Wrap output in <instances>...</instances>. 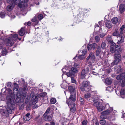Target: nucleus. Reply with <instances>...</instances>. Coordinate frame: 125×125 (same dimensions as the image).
<instances>
[{
	"label": "nucleus",
	"instance_id": "nucleus-1",
	"mask_svg": "<svg viewBox=\"0 0 125 125\" xmlns=\"http://www.w3.org/2000/svg\"><path fill=\"white\" fill-rule=\"evenodd\" d=\"M95 26L94 32H96L97 34H99L100 37H104L106 35V33L104 32L105 31L104 29L102 30L101 28L97 24H95Z\"/></svg>",
	"mask_w": 125,
	"mask_h": 125
},
{
	"label": "nucleus",
	"instance_id": "nucleus-2",
	"mask_svg": "<svg viewBox=\"0 0 125 125\" xmlns=\"http://www.w3.org/2000/svg\"><path fill=\"white\" fill-rule=\"evenodd\" d=\"M9 98L8 97H7L8 101H6V102L7 105L6 110L7 112L11 114L12 113V110L13 109V106L14 104V101L12 100L11 101H10V100H9Z\"/></svg>",
	"mask_w": 125,
	"mask_h": 125
},
{
	"label": "nucleus",
	"instance_id": "nucleus-3",
	"mask_svg": "<svg viewBox=\"0 0 125 125\" xmlns=\"http://www.w3.org/2000/svg\"><path fill=\"white\" fill-rule=\"evenodd\" d=\"M88 82L86 81L83 82L81 84L80 87L81 90L82 91H85L86 92H89L91 90V88L88 85Z\"/></svg>",
	"mask_w": 125,
	"mask_h": 125
},
{
	"label": "nucleus",
	"instance_id": "nucleus-4",
	"mask_svg": "<svg viewBox=\"0 0 125 125\" xmlns=\"http://www.w3.org/2000/svg\"><path fill=\"white\" fill-rule=\"evenodd\" d=\"M4 89H5V90H7L9 93V94L7 97L6 101H8V100L7 99L8 97L9 98V100H10V101H11L12 100L14 101V94L12 93V91L9 88H8L7 90L6 89H5V88L3 89L2 90V91Z\"/></svg>",
	"mask_w": 125,
	"mask_h": 125
},
{
	"label": "nucleus",
	"instance_id": "nucleus-5",
	"mask_svg": "<svg viewBox=\"0 0 125 125\" xmlns=\"http://www.w3.org/2000/svg\"><path fill=\"white\" fill-rule=\"evenodd\" d=\"M89 72V70L88 66L85 65L84 69L82 71L81 73V78L83 79L85 78L86 76L85 74L88 73Z\"/></svg>",
	"mask_w": 125,
	"mask_h": 125
},
{
	"label": "nucleus",
	"instance_id": "nucleus-6",
	"mask_svg": "<svg viewBox=\"0 0 125 125\" xmlns=\"http://www.w3.org/2000/svg\"><path fill=\"white\" fill-rule=\"evenodd\" d=\"M67 104L70 108V111L73 113H74L76 109L75 106V104L70 103V101H69V102H68Z\"/></svg>",
	"mask_w": 125,
	"mask_h": 125
},
{
	"label": "nucleus",
	"instance_id": "nucleus-7",
	"mask_svg": "<svg viewBox=\"0 0 125 125\" xmlns=\"http://www.w3.org/2000/svg\"><path fill=\"white\" fill-rule=\"evenodd\" d=\"M12 1L14 5L20 3L22 5H24V3L27 2L28 0H13Z\"/></svg>",
	"mask_w": 125,
	"mask_h": 125
},
{
	"label": "nucleus",
	"instance_id": "nucleus-8",
	"mask_svg": "<svg viewBox=\"0 0 125 125\" xmlns=\"http://www.w3.org/2000/svg\"><path fill=\"white\" fill-rule=\"evenodd\" d=\"M14 42L12 40L11 38H9L7 39L5 41V43L6 45L8 46H11L13 44Z\"/></svg>",
	"mask_w": 125,
	"mask_h": 125
},
{
	"label": "nucleus",
	"instance_id": "nucleus-9",
	"mask_svg": "<svg viewBox=\"0 0 125 125\" xmlns=\"http://www.w3.org/2000/svg\"><path fill=\"white\" fill-rule=\"evenodd\" d=\"M121 55L119 54H115L114 55L115 60L114 62H120L121 59Z\"/></svg>",
	"mask_w": 125,
	"mask_h": 125
},
{
	"label": "nucleus",
	"instance_id": "nucleus-10",
	"mask_svg": "<svg viewBox=\"0 0 125 125\" xmlns=\"http://www.w3.org/2000/svg\"><path fill=\"white\" fill-rule=\"evenodd\" d=\"M111 113V111L109 110H108V109L104 111L101 112V115L100 116V118H104V116L108 115Z\"/></svg>",
	"mask_w": 125,
	"mask_h": 125
},
{
	"label": "nucleus",
	"instance_id": "nucleus-11",
	"mask_svg": "<svg viewBox=\"0 0 125 125\" xmlns=\"http://www.w3.org/2000/svg\"><path fill=\"white\" fill-rule=\"evenodd\" d=\"M85 58L84 56L82 55H80L77 57V56H75L73 59V60H75L74 61L75 62H77L78 61V60L79 59L80 60H83Z\"/></svg>",
	"mask_w": 125,
	"mask_h": 125
},
{
	"label": "nucleus",
	"instance_id": "nucleus-12",
	"mask_svg": "<svg viewBox=\"0 0 125 125\" xmlns=\"http://www.w3.org/2000/svg\"><path fill=\"white\" fill-rule=\"evenodd\" d=\"M97 44L95 43H93L92 44H89L87 46V48L89 51L91 50L92 48L94 50L95 48L96 47Z\"/></svg>",
	"mask_w": 125,
	"mask_h": 125
},
{
	"label": "nucleus",
	"instance_id": "nucleus-13",
	"mask_svg": "<svg viewBox=\"0 0 125 125\" xmlns=\"http://www.w3.org/2000/svg\"><path fill=\"white\" fill-rule=\"evenodd\" d=\"M67 75L68 77H70L71 78H73L75 76L74 73L72 71L70 70L68 72H65Z\"/></svg>",
	"mask_w": 125,
	"mask_h": 125
},
{
	"label": "nucleus",
	"instance_id": "nucleus-14",
	"mask_svg": "<svg viewBox=\"0 0 125 125\" xmlns=\"http://www.w3.org/2000/svg\"><path fill=\"white\" fill-rule=\"evenodd\" d=\"M72 94H71L70 96L69 97V99L70 101H72L74 102L76 100L75 96L76 94L75 93H72Z\"/></svg>",
	"mask_w": 125,
	"mask_h": 125
},
{
	"label": "nucleus",
	"instance_id": "nucleus-15",
	"mask_svg": "<svg viewBox=\"0 0 125 125\" xmlns=\"http://www.w3.org/2000/svg\"><path fill=\"white\" fill-rule=\"evenodd\" d=\"M119 10L121 13L123 12L125 10V5L124 4L120 5L119 6Z\"/></svg>",
	"mask_w": 125,
	"mask_h": 125
},
{
	"label": "nucleus",
	"instance_id": "nucleus-16",
	"mask_svg": "<svg viewBox=\"0 0 125 125\" xmlns=\"http://www.w3.org/2000/svg\"><path fill=\"white\" fill-rule=\"evenodd\" d=\"M125 77V74L122 73L121 74L118 75L116 77V79L117 80H122Z\"/></svg>",
	"mask_w": 125,
	"mask_h": 125
},
{
	"label": "nucleus",
	"instance_id": "nucleus-17",
	"mask_svg": "<svg viewBox=\"0 0 125 125\" xmlns=\"http://www.w3.org/2000/svg\"><path fill=\"white\" fill-rule=\"evenodd\" d=\"M68 89L69 91L72 93H75V88L73 87L72 86H69L68 87Z\"/></svg>",
	"mask_w": 125,
	"mask_h": 125
},
{
	"label": "nucleus",
	"instance_id": "nucleus-18",
	"mask_svg": "<svg viewBox=\"0 0 125 125\" xmlns=\"http://www.w3.org/2000/svg\"><path fill=\"white\" fill-rule=\"evenodd\" d=\"M106 26L108 28L112 27V24L110 21H107L105 23Z\"/></svg>",
	"mask_w": 125,
	"mask_h": 125
},
{
	"label": "nucleus",
	"instance_id": "nucleus-19",
	"mask_svg": "<svg viewBox=\"0 0 125 125\" xmlns=\"http://www.w3.org/2000/svg\"><path fill=\"white\" fill-rule=\"evenodd\" d=\"M0 53L3 55H6L7 53V51L6 48L4 47L2 49V50L0 51Z\"/></svg>",
	"mask_w": 125,
	"mask_h": 125
},
{
	"label": "nucleus",
	"instance_id": "nucleus-20",
	"mask_svg": "<svg viewBox=\"0 0 125 125\" xmlns=\"http://www.w3.org/2000/svg\"><path fill=\"white\" fill-rule=\"evenodd\" d=\"M93 124V125H99V124L98 121L97 119L95 118H94L92 120Z\"/></svg>",
	"mask_w": 125,
	"mask_h": 125
},
{
	"label": "nucleus",
	"instance_id": "nucleus-21",
	"mask_svg": "<svg viewBox=\"0 0 125 125\" xmlns=\"http://www.w3.org/2000/svg\"><path fill=\"white\" fill-rule=\"evenodd\" d=\"M12 40H13V41L14 42V41L18 39L20 40H21V38H20L18 37V35L16 34H14L12 37L11 38Z\"/></svg>",
	"mask_w": 125,
	"mask_h": 125
},
{
	"label": "nucleus",
	"instance_id": "nucleus-22",
	"mask_svg": "<svg viewBox=\"0 0 125 125\" xmlns=\"http://www.w3.org/2000/svg\"><path fill=\"white\" fill-rule=\"evenodd\" d=\"M120 94L121 97L123 98H124L125 97V91L124 89H121L120 92Z\"/></svg>",
	"mask_w": 125,
	"mask_h": 125
},
{
	"label": "nucleus",
	"instance_id": "nucleus-23",
	"mask_svg": "<svg viewBox=\"0 0 125 125\" xmlns=\"http://www.w3.org/2000/svg\"><path fill=\"white\" fill-rule=\"evenodd\" d=\"M106 39L108 41L109 43L112 44L113 41L111 39V36L110 35H108L106 38Z\"/></svg>",
	"mask_w": 125,
	"mask_h": 125
},
{
	"label": "nucleus",
	"instance_id": "nucleus-24",
	"mask_svg": "<svg viewBox=\"0 0 125 125\" xmlns=\"http://www.w3.org/2000/svg\"><path fill=\"white\" fill-rule=\"evenodd\" d=\"M19 34L20 36L23 35L25 33L24 29V28H22L20 31L19 32Z\"/></svg>",
	"mask_w": 125,
	"mask_h": 125
},
{
	"label": "nucleus",
	"instance_id": "nucleus-25",
	"mask_svg": "<svg viewBox=\"0 0 125 125\" xmlns=\"http://www.w3.org/2000/svg\"><path fill=\"white\" fill-rule=\"evenodd\" d=\"M124 42V38L121 37L119 38V39H118V42L117 43L119 44H121V43Z\"/></svg>",
	"mask_w": 125,
	"mask_h": 125
},
{
	"label": "nucleus",
	"instance_id": "nucleus-26",
	"mask_svg": "<svg viewBox=\"0 0 125 125\" xmlns=\"http://www.w3.org/2000/svg\"><path fill=\"white\" fill-rule=\"evenodd\" d=\"M30 114V113H29L27 114L26 115L23 117L25 121H29L30 119L29 117Z\"/></svg>",
	"mask_w": 125,
	"mask_h": 125
},
{
	"label": "nucleus",
	"instance_id": "nucleus-27",
	"mask_svg": "<svg viewBox=\"0 0 125 125\" xmlns=\"http://www.w3.org/2000/svg\"><path fill=\"white\" fill-rule=\"evenodd\" d=\"M112 82V79L109 78H106L105 80L106 83L108 84H110Z\"/></svg>",
	"mask_w": 125,
	"mask_h": 125
},
{
	"label": "nucleus",
	"instance_id": "nucleus-28",
	"mask_svg": "<svg viewBox=\"0 0 125 125\" xmlns=\"http://www.w3.org/2000/svg\"><path fill=\"white\" fill-rule=\"evenodd\" d=\"M97 109L99 112H101L103 110L105 109V107L103 106H97Z\"/></svg>",
	"mask_w": 125,
	"mask_h": 125
},
{
	"label": "nucleus",
	"instance_id": "nucleus-29",
	"mask_svg": "<svg viewBox=\"0 0 125 125\" xmlns=\"http://www.w3.org/2000/svg\"><path fill=\"white\" fill-rule=\"evenodd\" d=\"M125 28V25H122V27H121L120 28V33H119L120 36L122 35L123 32V30L124 29V28Z\"/></svg>",
	"mask_w": 125,
	"mask_h": 125
},
{
	"label": "nucleus",
	"instance_id": "nucleus-30",
	"mask_svg": "<svg viewBox=\"0 0 125 125\" xmlns=\"http://www.w3.org/2000/svg\"><path fill=\"white\" fill-rule=\"evenodd\" d=\"M112 21L114 24H116L118 22V19L117 17H114L112 19Z\"/></svg>",
	"mask_w": 125,
	"mask_h": 125
},
{
	"label": "nucleus",
	"instance_id": "nucleus-31",
	"mask_svg": "<svg viewBox=\"0 0 125 125\" xmlns=\"http://www.w3.org/2000/svg\"><path fill=\"white\" fill-rule=\"evenodd\" d=\"M89 55V57H90L91 60L93 61L94 60L95 58V57L92 52H90Z\"/></svg>",
	"mask_w": 125,
	"mask_h": 125
},
{
	"label": "nucleus",
	"instance_id": "nucleus-32",
	"mask_svg": "<svg viewBox=\"0 0 125 125\" xmlns=\"http://www.w3.org/2000/svg\"><path fill=\"white\" fill-rule=\"evenodd\" d=\"M113 35L114 36L118 37L120 36L119 31L118 30H116L113 33Z\"/></svg>",
	"mask_w": 125,
	"mask_h": 125
},
{
	"label": "nucleus",
	"instance_id": "nucleus-33",
	"mask_svg": "<svg viewBox=\"0 0 125 125\" xmlns=\"http://www.w3.org/2000/svg\"><path fill=\"white\" fill-rule=\"evenodd\" d=\"M101 48L99 47L97 49L96 52V55L97 56H98L101 53Z\"/></svg>",
	"mask_w": 125,
	"mask_h": 125
},
{
	"label": "nucleus",
	"instance_id": "nucleus-34",
	"mask_svg": "<svg viewBox=\"0 0 125 125\" xmlns=\"http://www.w3.org/2000/svg\"><path fill=\"white\" fill-rule=\"evenodd\" d=\"M110 49L111 52L112 53H115L116 52V51L115 50V47L111 46L110 47Z\"/></svg>",
	"mask_w": 125,
	"mask_h": 125
},
{
	"label": "nucleus",
	"instance_id": "nucleus-35",
	"mask_svg": "<svg viewBox=\"0 0 125 125\" xmlns=\"http://www.w3.org/2000/svg\"><path fill=\"white\" fill-rule=\"evenodd\" d=\"M44 119L46 121H50L52 119V117L50 116L47 115L45 117Z\"/></svg>",
	"mask_w": 125,
	"mask_h": 125
},
{
	"label": "nucleus",
	"instance_id": "nucleus-36",
	"mask_svg": "<svg viewBox=\"0 0 125 125\" xmlns=\"http://www.w3.org/2000/svg\"><path fill=\"white\" fill-rule=\"evenodd\" d=\"M13 7V6H12L11 5H10L7 7V10L8 11H10L12 9Z\"/></svg>",
	"mask_w": 125,
	"mask_h": 125
},
{
	"label": "nucleus",
	"instance_id": "nucleus-37",
	"mask_svg": "<svg viewBox=\"0 0 125 125\" xmlns=\"http://www.w3.org/2000/svg\"><path fill=\"white\" fill-rule=\"evenodd\" d=\"M70 70L72 71L73 72H74V74H75V73H77L78 71L77 69L73 67L71 68Z\"/></svg>",
	"mask_w": 125,
	"mask_h": 125
},
{
	"label": "nucleus",
	"instance_id": "nucleus-38",
	"mask_svg": "<svg viewBox=\"0 0 125 125\" xmlns=\"http://www.w3.org/2000/svg\"><path fill=\"white\" fill-rule=\"evenodd\" d=\"M106 44L105 42H103L101 44V46L102 49H105Z\"/></svg>",
	"mask_w": 125,
	"mask_h": 125
},
{
	"label": "nucleus",
	"instance_id": "nucleus-39",
	"mask_svg": "<svg viewBox=\"0 0 125 125\" xmlns=\"http://www.w3.org/2000/svg\"><path fill=\"white\" fill-rule=\"evenodd\" d=\"M91 96V94H85L84 97L85 99H87L90 98Z\"/></svg>",
	"mask_w": 125,
	"mask_h": 125
},
{
	"label": "nucleus",
	"instance_id": "nucleus-40",
	"mask_svg": "<svg viewBox=\"0 0 125 125\" xmlns=\"http://www.w3.org/2000/svg\"><path fill=\"white\" fill-rule=\"evenodd\" d=\"M101 120L100 122V123L101 124L104 125L105 123V120L104 119H102V118H100Z\"/></svg>",
	"mask_w": 125,
	"mask_h": 125
},
{
	"label": "nucleus",
	"instance_id": "nucleus-41",
	"mask_svg": "<svg viewBox=\"0 0 125 125\" xmlns=\"http://www.w3.org/2000/svg\"><path fill=\"white\" fill-rule=\"evenodd\" d=\"M50 101L51 104H54L56 103V100L55 98H53L51 99L50 100Z\"/></svg>",
	"mask_w": 125,
	"mask_h": 125
},
{
	"label": "nucleus",
	"instance_id": "nucleus-42",
	"mask_svg": "<svg viewBox=\"0 0 125 125\" xmlns=\"http://www.w3.org/2000/svg\"><path fill=\"white\" fill-rule=\"evenodd\" d=\"M47 94L45 92L42 93L39 95V96L42 97H44Z\"/></svg>",
	"mask_w": 125,
	"mask_h": 125
},
{
	"label": "nucleus",
	"instance_id": "nucleus-43",
	"mask_svg": "<svg viewBox=\"0 0 125 125\" xmlns=\"http://www.w3.org/2000/svg\"><path fill=\"white\" fill-rule=\"evenodd\" d=\"M95 39L96 42H98L100 40V38L99 36H96L95 37Z\"/></svg>",
	"mask_w": 125,
	"mask_h": 125
},
{
	"label": "nucleus",
	"instance_id": "nucleus-44",
	"mask_svg": "<svg viewBox=\"0 0 125 125\" xmlns=\"http://www.w3.org/2000/svg\"><path fill=\"white\" fill-rule=\"evenodd\" d=\"M87 52V50L86 49H85L83 50L82 53L83 55L84 56Z\"/></svg>",
	"mask_w": 125,
	"mask_h": 125
},
{
	"label": "nucleus",
	"instance_id": "nucleus-45",
	"mask_svg": "<svg viewBox=\"0 0 125 125\" xmlns=\"http://www.w3.org/2000/svg\"><path fill=\"white\" fill-rule=\"evenodd\" d=\"M43 18V16L42 14H39L38 16V18L39 20H41Z\"/></svg>",
	"mask_w": 125,
	"mask_h": 125
},
{
	"label": "nucleus",
	"instance_id": "nucleus-46",
	"mask_svg": "<svg viewBox=\"0 0 125 125\" xmlns=\"http://www.w3.org/2000/svg\"><path fill=\"white\" fill-rule=\"evenodd\" d=\"M88 122L86 120H84L83 121L82 123V125H87Z\"/></svg>",
	"mask_w": 125,
	"mask_h": 125
},
{
	"label": "nucleus",
	"instance_id": "nucleus-47",
	"mask_svg": "<svg viewBox=\"0 0 125 125\" xmlns=\"http://www.w3.org/2000/svg\"><path fill=\"white\" fill-rule=\"evenodd\" d=\"M79 67V65L77 63H74L73 65V67L76 68L77 69Z\"/></svg>",
	"mask_w": 125,
	"mask_h": 125
},
{
	"label": "nucleus",
	"instance_id": "nucleus-48",
	"mask_svg": "<svg viewBox=\"0 0 125 125\" xmlns=\"http://www.w3.org/2000/svg\"><path fill=\"white\" fill-rule=\"evenodd\" d=\"M5 14L4 12H1L0 13V17L1 18H4L5 17Z\"/></svg>",
	"mask_w": 125,
	"mask_h": 125
},
{
	"label": "nucleus",
	"instance_id": "nucleus-49",
	"mask_svg": "<svg viewBox=\"0 0 125 125\" xmlns=\"http://www.w3.org/2000/svg\"><path fill=\"white\" fill-rule=\"evenodd\" d=\"M123 71V69L121 68L118 69H117V73H119L122 72Z\"/></svg>",
	"mask_w": 125,
	"mask_h": 125
},
{
	"label": "nucleus",
	"instance_id": "nucleus-50",
	"mask_svg": "<svg viewBox=\"0 0 125 125\" xmlns=\"http://www.w3.org/2000/svg\"><path fill=\"white\" fill-rule=\"evenodd\" d=\"M80 102H81V104H83L84 103L83 99L82 98H80Z\"/></svg>",
	"mask_w": 125,
	"mask_h": 125
},
{
	"label": "nucleus",
	"instance_id": "nucleus-51",
	"mask_svg": "<svg viewBox=\"0 0 125 125\" xmlns=\"http://www.w3.org/2000/svg\"><path fill=\"white\" fill-rule=\"evenodd\" d=\"M16 102L17 103L20 102L21 100L20 97H17V98L15 100Z\"/></svg>",
	"mask_w": 125,
	"mask_h": 125
},
{
	"label": "nucleus",
	"instance_id": "nucleus-52",
	"mask_svg": "<svg viewBox=\"0 0 125 125\" xmlns=\"http://www.w3.org/2000/svg\"><path fill=\"white\" fill-rule=\"evenodd\" d=\"M27 89L26 87H25L23 88V92L25 94L27 92Z\"/></svg>",
	"mask_w": 125,
	"mask_h": 125
},
{
	"label": "nucleus",
	"instance_id": "nucleus-53",
	"mask_svg": "<svg viewBox=\"0 0 125 125\" xmlns=\"http://www.w3.org/2000/svg\"><path fill=\"white\" fill-rule=\"evenodd\" d=\"M7 86L8 87H10L12 85V84H11V83L8 82L7 83Z\"/></svg>",
	"mask_w": 125,
	"mask_h": 125
},
{
	"label": "nucleus",
	"instance_id": "nucleus-54",
	"mask_svg": "<svg viewBox=\"0 0 125 125\" xmlns=\"http://www.w3.org/2000/svg\"><path fill=\"white\" fill-rule=\"evenodd\" d=\"M100 102H95V103H94V105L95 106H97V104L98 105H99L100 104Z\"/></svg>",
	"mask_w": 125,
	"mask_h": 125
},
{
	"label": "nucleus",
	"instance_id": "nucleus-55",
	"mask_svg": "<svg viewBox=\"0 0 125 125\" xmlns=\"http://www.w3.org/2000/svg\"><path fill=\"white\" fill-rule=\"evenodd\" d=\"M14 87L18 88V85L16 83H14Z\"/></svg>",
	"mask_w": 125,
	"mask_h": 125
},
{
	"label": "nucleus",
	"instance_id": "nucleus-56",
	"mask_svg": "<svg viewBox=\"0 0 125 125\" xmlns=\"http://www.w3.org/2000/svg\"><path fill=\"white\" fill-rule=\"evenodd\" d=\"M18 91V88L14 87L13 89V93L15 92V91Z\"/></svg>",
	"mask_w": 125,
	"mask_h": 125
},
{
	"label": "nucleus",
	"instance_id": "nucleus-57",
	"mask_svg": "<svg viewBox=\"0 0 125 125\" xmlns=\"http://www.w3.org/2000/svg\"><path fill=\"white\" fill-rule=\"evenodd\" d=\"M29 101V99L28 98H26L25 100V103L27 104Z\"/></svg>",
	"mask_w": 125,
	"mask_h": 125
},
{
	"label": "nucleus",
	"instance_id": "nucleus-58",
	"mask_svg": "<svg viewBox=\"0 0 125 125\" xmlns=\"http://www.w3.org/2000/svg\"><path fill=\"white\" fill-rule=\"evenodd\" d=\"M37 20V18L36 17H34L32 19V21L33 22H35Z\"/></svg>",
	"mask_w": 125,
	"mask_h": 125
},
{
	"label": "nucleus",
	"instance_id": "nucleus-59",
	"mask_svg": "<svg viewBox=\"0 0 125 125\" xmlns=\"http://www.w3.org/2000/svg\"><path fill=\"white\" fill-rule=\"evenodd\" d=\"M71 79L72 80V82L73 83H76V81L73 78H71Z\"/></svg>",
	"mask_w": 125,
	"mask_h": 125
},
{
	"label": "nucleus",
	"instance_id": "nucleus-60",
	"mask_svg": "<svg viewBox=\"0 0 125 125\" xmlns=\"http://www.w3.org/2000/svg\"><path fill=\"white\" fill-rule=\"evenodd\" d=\"M120 45H116L115 47V50L117 51L119 48H120Z\"/></svg>",
	"mask_w": 125,
	"mask_h": 125
},
{
	"label": "nucleus",
	"instance_id": "nucleus-61",
	"mask_svg": "<svg viewBox=\"0 0 125 125\" xmlns=\"http://www.w3.org/2000/svg\"><path fill=\"white\" fill-rule=\"evenodd\" d=\"M50 111V108H48L46 111V112L45 113V114H48L49 113V112Z\"/></svg>",
	"mask_w": 125,
	"mask_h": 125
},
{
	"label": "nucleus",
	"instance_id": "nucleus-62",
	"mask_svg": "<svg viewBox=\"0 0 125 125\" xmlns=\"http://www.w3.org/2000/svg\"><path fill=\"white\" fill-rule=\"evenodd\" d=\"M108 110H110L111 111V112L113 110V108L112 107H109V109H108Z\"/></svg>",
	"mask_w": 125,
	"mask_h": 125
},
{
	"label": "nucleus",
	"instance_id": "nucleus-63",
	"mask_svg": "<svg viewBox=\"0 0 125 125\" xmlns=\"http://www.w3.org/2000/svg\"><path fill=\"white\" fill-rule=\"evenodd\" d=\"M109 107V105L108 104H106L105 105V108H108Z\"/></svg>",
	"mask_w": 125,
	"mask_h": 125
},
{
	"label": "nucleus",
	"instance_id": "nucleus-64",
	"mask_svg": "<svg viewBox=\"0 0 125 125\" xmlns=\"http://www.w3.org/2000/svg\"><path fill=\"white\" fill-rule=\"evenodd\" d=\"M117 50V52H118V53H120L122 51V49L120 47V48H119Z\"/></svg>",
	"mask_w": 125,
	"mask_h": 125
}]
</instances>
